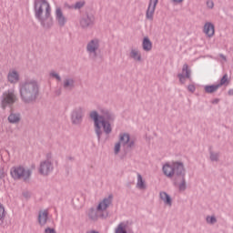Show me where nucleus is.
Returning a JSON list of instances; mask_svg holds the SVG:
<instances>
[{
  "instance_id": "nucleus-34",
  "label": "nucleus",
  "mask_w": 233,
  "mask_h": 233,
  "mask_svg": "<svg viewBox=\"0 0 233 233\" xmlns=\"http://www.w3.org/2000/svg\"><path fill=\"white\" fill-rule=\"evenodd\" d=\"M206 221L207 223H208L209 225H216V223H218V218H216V216H208L206 218Z\"/></svg>"
},
{
  "instance_id": "nucleus-31",
  "label": "nucleus",
  "mask_w": 233,
  "mask_h": 233,
  "mask_svg": "<svg viewBox=\"0 0 233 233\" xmlns=\"http://www.w3.org/2000/svg\"><path fill=\"white\" fill-rule=\"evenodd\" d=\"M125 147L127 151L133 150L136 147V140L134 138L129 139Z\"/></svg>"
},
{
  "instance_id": "nucleus-40",
  "label": "nucleus",
  "mask_w": 233,
  "mask_h": 233,
  "mask_svg": "<svg viewBox=\"0 0 233 233\" xmlns=\"http://www.w3.org/2000/svg\"><path fill=\"white\" fill-rule=\"evenodd\" d=\"M187 90H188L189 92H192V93L196 92V86H194V85H189V86H187Z\"/></svg>"
},
{
  "instance_id": "nucleus-35",
  "label": "nucleus",
  "mask_w": 233,
  "mask_h": 233,
  "mask_svg": "<svg viewBox=\"0 0 233 233\" xmlns=\"http://www.w3.org/2000/svg\"><path fill=\"white\" fill-rule=\"evenodd\" d=\"M49 76L51 77H55V79H56V81H61V76H59V74L56 73V71L50 72Z\"/></svg>"
},
{
  "instance_id": "nucleus-28",
  "label": "nucleus",
  "mask_w": 233,
  "mask_h": 233,
  "mask_svg": "<svg viewBox=\"0 0 233 233\" xmlns=\"http://www.w3.org/2000/svg\"><path fill=\"white\" fill-rule=\"evenodd\" d=\"M219 88V86L217 85H211V86H205L204 90L206 94H214V92H218V89Z\"/></svg>"
},
{
  "instance_id": "nucleus-3",
  "label": "nucleus",
  "mask_w": 233,
  "mask_h": 233,
  "mask_svg": "<svg viewBox=\"0 0 233 233\" xmlns=\"http://www.w3.org/2000/svg\"><path fill=\"white\" fill-rule=\"evenodd\" d=\"M35 17L39 21L43 28H52L54 18L52 17V8L46 0H35Z\"/></svg>"
},
{
  "instance_id": "nucleus-10",
  "label": "nucleus",
  "mask_w": 233,
  "mask_h": 233,
  "mask_svg": "<svg viewBox=\"0 0 233 233\" xmlns=\"http://www.w3.org/2000/svg\"><path fill=\"white\" fill-rule=\"evenodd\" d=\"M100 112L102 115L97 113V119L99 121H106L107 123H114V121H116V115H114L112 111L103 108Z\"/></svg>"
},
{
  "instance_id": "nucleus-45",
  "label": "nucleus",
  "mask_w": 233,
  "mask_h": 233,
  "mask_svg": "<svg viewBox=\"0 0 233 233\" xmlns=\"http://www.w3.org/2000/svg\"><path fill=\"white\" fill-rule=\"evenodd\" d=\"M220 57H222L224 59V61H227V56H225V55L221 54Z\"/></svg>"
},
{
  "instance_id": "nucleus-12",
  "label": "nucleus",
  "mask_w": 233,
  "mask_h": 233,
  "mask_svg": "<svg viewBox=\"0 0 233 233\" xmlns=\"http://www.w3.org/2000/svg\"><path fill=\"white\" fill-rule=\"evenodd\" d=\"M71 121L73 125H81L83 123V108L76 107L71 113Z\"/></svg>"
},
{
  "instance_id": "nucleus-11",
  "label": "nucleus",
  "mask_w": 233,
  "mask_h": 233,
  "mask_svg": "<svg viewBox=\"0 0 233 233\" xmlns=\"http://www.w3.org/2000/svg\"><path fill=\"white\" fill-rule=\"evenodd\" d=\"M54 170V164L50 160L40 162L38 172L41 176H48Z\"/></svg>"
},
{
  "instance_id": "nucleus-27",
  "label": "nucleus",
  "mask_w": 233,
  "mask_h": 233,
  "mask_svg": "<svg viewBox=\"0 0 233 233\" xmlns=\"http://www.w3.org/2000/svg\"><path fill=\"white\" fill-rule=\"evenodd\" d=\"M129 57H131V59H134V61H141V54L137 49H131L129 53Z\"/></svg>"
},
{
  "instance_id": "nucleus-42",
  "label": "nucleus",
  "mask_w": 233,
  "mask_h": 233,
  "mask_svg": "<svg viewBox=\"0 0 233 233\" xmlns=\"http://www.w3.org/2000/svg\"><path fill=\"white\" fill-rule=\"evenodd\" d=\"M211 103L212 105H218V103H219V98H215Z\"/></svg>"
},
{
  "instance_id": "nucleus-7",
  "label": "nucleus",
  "mask_w": 233,
  "mask_h": 233,
  "mask_svg": "<svg viewBox=\"0 0 233 233\" xmlns=\"http://www.w3.org/2000/svg\"><path fill=\"white\" fill-rule=\"evenodd\" d=\"M94 21L95 17L93 15L86 13L80 17V26L83 28V30H88V28H92V26H94Z\"/></svg>"
},
{
  "instance_id": "nucleus-29",
  "label": "nucleus",
  "mask_w": 233,
  "mask_h": 233,
  "mask_svg": "<svg viewBox=\"0 0 233 233\" xmlns=\"http://www.w3.org/2000/svg\"><path fill=\"white\" fill-rule=\"evenodd\" d=\"M86 3L85 1H78L73 5H67V8L74 9V10H81L83 6H85Z\"/></svg>"
},
{
  "instance_id": "nucleus-1",
  "label": "nucleus",
  "mask_w": 233,
  "mask_h": 233,
  "mask_svg": "<svg viewBox=\"0 0 233 233\" xmlns=\"http://www.w3.org/2000/svg\"><path fill=\"white\" fill-rule=\"evenodd\" d=\"M19 94L24 105H34L41 96V85L34 78H26L19 85Z\"/></svg>"
},
{
  "instance_id": "nucleus-26",
  "label": "nucleus",
  "mask_w": 233,
  "mask_h": 233,
  "mask_svg": "<svg viewBox=\"0 0 233 233\" xmlns=\"http://www.w3.org/2000/svg\"><path fill=\"white\" fill-rule=\"evenodd\" d=\"M127 227L128 224L127 222H120L115 230V233H128V231H127Z\"/></svg>"
},
{
  "instance_id": "nucleus-25",
  "label": "nucleus",
  "mask_w": 233,
  "mask_h": 233,
  "mask_svg": "<svg viewBox=\"0 0 233 233\" xmlns=\"http://www.w3.org/2000/svg\"><path fill=\"white\" fill-rule=\"evenodd\" d=\"M137 188H139V190H145V188H147L143 176H141L139 173H137Z\"/></svg>"
},
{
  "instance_id": "nucleus-23",
  "label": "nucleus",
  "mask_w": 233,
  "mask_h": 233,
  "mask_svg": "<svg viewBox=\"0 0 233 233\" xmlns=\"http://www.w3.org/2000/svg\"><path fill=\"white\" fill-rule=\"evenodd\" d=\"M142 48L145 52H150L152 50V41H150L148 36L143 38Z\"/></svg>"
},
{
  "instance_id": "nucleus-14",
  "label": "nucleus",
  "mask_w": 233,
  "mask_h": 233,
  "mask_svg": "<svg viewBox=\"0 0 233 233\" xmlns=\"http://www.w3.org/2000/svg\"><path fill=\"white\" fill-rule=\"evenodd\" d=\"M103 210H98L97 207L96 208H90L87 211V216L90 221H97L99 218H105V215L103 213Z\"/></svg>"
},
{
  "instance_id": "nucleus-17",
  "label": "nucleus",
  "mask_w": 233,
  "mask_h": 233,
  "mask_svg": "<svg viewBox=\"0 0 233 233\" xmlns=\"http://www.w3.org/2000/svg\"><path fill=\"white\" fill-rule=\"evenodd\" d=\"M48 221V209L38 212V223L40 227H45Z\"/></svg>"
},
{
  "instance_id": "nucleus-21",
  "label": "nucleus",
  "mask_w": 233,
  "mask_h": 233,
  "mask_svg": "<svg viewBox=\"0 0 233 233\" xmlns=\"http://www.w3.org/2000/svg\"><path fill=\"white\" fill-rule=\"evenodd\" d=\"M159 198L162 201H164L165 205H167V207H172V198L168 193L165 191H161L159 193Z\"/></svg>"
},
{
  "instance_id": "nucleus-18",
  "label": "nucleus",
  "mask_w": 233,
  "mask_h": 233,
  "mask_svg": "<svg viewBox=\"0 0 233 233\" xmlns=\"http://www.w3.org/2000/svg\"><path fill=\"white\" fill-rule=\"evenodd\" d=\"M204 34H206L208 37H214V34H216L214 24L207 22L204 25Z\"/></svg>"
},
{
  "instance_id": "nucleus-41",
  "label": "nucleus",
  "mask_w": 233,
  "mask_h": 233,
  "mask_svg": "<svg viewBox=\"0 0 233 233\" xmlns=\"http://www.w3.org/2000/svg\"><path fill=\"white\" fill-rule=\"evenodd\" d=\"M23 196H24V198H25V199H28V198H30V192H28V191H24L23 192Z\"/></svg>"
},
{
  "instance_id": "nucleus-48",
  "label": "nucleus",
  "mask_w": 233,
  "mask_h": 233,
  "mask_svg": "<svg viewBox=\"0 0 233 233\" xmlns=\"http://www.w3.org/2000/svg\"><path fill=\"white\" fill-rule=\"evenodd\" d=\"M67 159H68L69 161H74V157H67Z\"/></svg>"
},
{
  "instance_id": "nucleus-6",
  "label": "nucleus",
  "mask_w": 233,
  "mask_h": 233,
  "mask_svg": "<svg viewBox=\"0 0 233 233\" xmlns=\"http://www.w3.org/2000/svg\"><path fill=\"white\" fill-rule=\"evenodd\" d=\"M1 99V108L3 110H6V106H12L14 103H15V94H14V91L7 90L3 93Z\"/></svg>"
},
{
  "instance_id": "nucleus-15",
  "label": "nucleus",
  "mask_w": 233,
  "mask_h": 233,
  "mask_svg": "<svg viewBox=\"0 0 233 233\" xmlns=\"http://www.w3.org/2000/svg\"><path fill=\"white\" fill-rule=\"evenodd\" d=\"M114 202V195L110 194L107 198H105L97 206V210H106L110 205Z\"/></svg>"
},
{
  "instance_id": "nucleus-46",
  "label": "nucleus",
  "mask_w": 233,
  "mask_h": 233,
  "mask_svg": "<svg viewBox=\"0 0 233 233\" xmlns=\"http://www.w3.org/2000/svg\"><path fill=\"white\" fill-rule=\"evenodd\" d=\"M173 3H183V0H173Z\"/></svg>"
},
{
  "instance_id": "nucleus-13",
  "label": "nucleus",
  "mask_w": 233,
  "mask_h": 233,
  "mask_svg": "<svg viewBox=\"0 0 233 233\" xmlns=\"http://www.w3.org/2000/svg\"><path fill=\"white\" fill-rule=\"evenodd\" d=\"M159 0H149L147 9L146 11V18L147 21H154V14L156 13V6H157Z\"/></svg>"
},
{
  "instance_id": "nucleus-20",
  "label": "nucleus",
  "mask_w": 233,
  "mask_h": 233,
  "mask_svg": "<svg viewBox=\"0 0 233 233\" xmlns=\"http://www.w3.org/2000/svg\"><path fill=\"white\" fill-rule=\"evenodd\" d=\"M65 90H74L76 88V80L74 78H66L63 83Z\"/></svg>"
},
{
  "instance_id": "nucleus-37",
  "label": "nucleus",
  "mask_w": 233,
  "mask_h": 233,
  "mask_svg": "<svg viewBox=\"0 0 233 233\" xmlns=\"http://www.w3.org/2000/svg\"><path fill=\"white\" fill-rule=\"evenodd\" d=\"M207 6H208V8H210V9L214 8V1L208 0L207 1Z\"/></svg>"
},
{
  "instance_id": "nucleus-24",
  "label": "nucleus",
  "mask_w": 233,
  "mask_h": 233,
  "mask_svg": "<svg viewBox=\"0 0 233 233\" xmlns=\"http://www.w3.org/2000/svg\"><path fill=\"white\" fill-rule=\"evenodd\" d=\"M130 139V134L128 133H121L119 135V143L122 144V147H127V143H128Z\"/></svg>"
},
{
  "instance_id": "nucleus-47",
  "label": "nucleus",
  "mask_w": 233,
  "mask_h": 233,
  "mask_svg": "<svg viewBox=\"0 0 233 233\" xmlns=\"http://www.w3.org/2000/svg\"><path fill=\"white\" fill-rule=\"evenodd\" d=\"M86 233H99V231H96V230H91V231H87Z\"/></svg>"
},
{
  "instance_id": "nucleus-44",
  "label": "nucleus",
  "mask_w": 233,
  "mask_h": 233,
  "mask_svg": "<svg viewBox=\"0 0 233 233\" xmlns=\"http://www.w3.org/2000/svg\"><path fill=\"white\" fill-rule=\"evenodd\" d=\"M228 94V96H233V89H229Z\"/></svg>"
},
{
  "instance_id": "nucleus-16",
  "label": "nucleus",
  "mask_w": 233,
  "mask_h": 233,
  "mask_svg": "<svg viewBox=\"0 0 233 233\" xmlns=\"http://www.w3.org/2000/svg\"><path fill=\"white\" fill-rule=\"evenodd\" d=\"M56 19L59 26H65V25H66V17H65V15H63V10H61V7H57L56 10Z\"/></svg>"
},
{
  "instance_id": "nucleus-5",
  "label": "nucleus",
  "mask_w": 233,
  "mask_h": 233,
  "mask_svg": "<svg viewBox=\"0 0 233 233\" xmlns=\"http://www.w3.org/2000/svg\"><path fill=\"white\" fill-rule=\"evenodd\" d=\"M11 177L17 181L19 179H24V181H27L30 179L32 176V171L30 169H25L21 166L13 167L10 169Z\"/></svg>"
},
{
  "instance_id": "nucleus-30",
  "label": "nucleus",
  "mask_w": 233,
  "mask_h": 233,
  "mask_svg": "<svg viewBox=\"0 0 233 233\" xmlns=\"http://www.w3.org/2000/svg\"><path fill=\"white\" fill-rule=\"evenodd\" d=\"M230 83V80H228V75L225 74L222 78L220 79V82L217 85H218L219 88L225 85L226 86Z\"/></svg>"
},
{
  "instance_id": "nucleus-43",
  "label": "nucleus",
  "mask_w": 233,
  "mask_h": 233,
  "mask_svg": "<svg viewBox=\"0 0 233 233\" xmlns=\"http://www.w3.org/2000/svg\"><path fill=\"white\" fill-rule=\"evenodd\" d=\"M56 96H60L61 95V89H57L56 92H55Z\"/></svg>"
},
{
  "instance_id": "nucleus-33",
  "label": "nucleus",
  "mask_w": 233,
  "mask_h": 233,
  "mask_svg": "<svg viewBox=\"0 0 233 233\" xmlns=\"http://www.w3.org/2000/svg\"><path fill=\"white\" fill-rule=\"evenodd\" d=\"M210 161H219V153H214V151H209Z\"/></svg>"
},
{
  "instance_id": "nucleus-9",
  "label": "nucleus",
  "mask_w": 233,
  "mask_h": 233,
  "mask_svg": "<svg viewBox=\"0 0 233 233\" xmlns=\"http://www.w3.org/2000/svg\"><path fill=\"white\" fill-rule=\"evenodd\" d=\"M97 50H99V40L95 38L88 42L86 46V51L92 56L93 61H96L97 57Z\"/></svg>"
},
{
  "instance_id": "nucleus-32",
  "label": "nucleus",
  "mask_w": 233,
  "mask_h": 233,
  "mask_svg": "<svg viewBox=\"0 0 233 233\" xmlns=\"http://www.w3.org/2000/svg\"><path fill=\"white\" fill-rule=\"evenodd\" d=\"M5 217L6 214L5 213V206H3V204H0V225H3L5 223Z\"/></svg>"
},
{
  "instance_id": "nucleus-38",
  "label": "nucleus",
  "mask_w": 233,
  "mask_h": 233,
  "mask_svg": "<svg viewBox=\"0 0 233 233\" xmlns=\"http://www.w3.org/2000/svg\"><path fill=\"white\" fill-rule=\"evenodd\" d=\"M6 176V174H5V168L0 167V180L4 179V177Z\"/></svg>"
},
{
  "instance_id": "nucleus-19",
  "label": "nucleus",
  "mask_w": 233,
  "mask_h": 233,
  "mask_svg": "<svg viewBox=\"0 0 233 233\" xmlns=\"http://www.w3.org/2000/svg\"><path fill=\"white\" fill-rule=\"evenodd\" d=\"M7 81L12 85L19 82V73L15 70L10 71L7 75Z\"/></svg>"
},
{
  "instance_id": "nucleus-36",
  "label": "nucleus",
  "mask_w": 233,
  "mask_h": 233,
  "mask_svg": "<svg viewBox=\"0 0 233 233\" xmlns=\"http://www.w3.org/2000/svg\"><path fill=\"white\" fill-rule=\"evenodd\" d=\"M119 152H121V142H117L115 145V154L117 155Z\"/></svg>"
},
{
  "instance_id": "nucleus-4",
  "label": "nucleus",
  "mask_w": 233,
  "mask_h": 233,
  "mask_svg": "<svg viewBox=\"0 0 233 233\" xmlns=\"http://www.w3.org/2000/svg\"><path fill=\"white\" fill-rule=\"evenodd\" d=\"M89 117L94 121L95 134H96L98 141H101V136L103 135L101 125L105 134L107 136L108 134H112V125L110 124L111 122L97 119V111H91Z\"/></svg>"
},
{
  "instance_id": "nucleus-39",
  "label": "nucleus",
  "mask_w": 233,
  "mask_h": 233,
  "mask_svg": "<svg viewBox=\"0 0 233 233\" xmlns=\"http://www.w3.org/2000/svg\"><path fill=\"white\" fill-rule=\"evenodd\" d=\"M45 233H57L55 228H46L45 229Z\"/></svg>"
},
{
  "instance_id": "nucleus-2",
  "label": "nucleus",
  "mask_w": 233,
  "mask_h": 233,
  "mask_svg": "<svg viewBox=\"0 0 233 233\" xmlns=\"http://www.w3.org/2000/svg\"><path fill=\"white\" fill-rule=\"evenodd\" d=\"M164 174L167 177H174L173 185L178 187L179 192L187 190V169L183 162H173L172 165L165 164L162 167Z\"/></svg>"
},
{
  "instance_id": "nucleus-22",
  "label": "nucleus",
  "mask_w": 233,
  "mask_h": 233,
  "mask_svg": "<svg viewBox=\"0 0 233 233\" xmlns=\"http://www.w3.org/2000/svg\"><path fill=\"white\" fill-rule=\"evenodd\" d=\"M7 120L11 125H17L19 121H21V114L19 113H10V115L7 117Z\"/></svg>"
},
{
  "instance_id": "nucleus-8",
  "label": "nucleus",
  "mask_w": 233,
  "mask_h": 233,
  "mask_svg": "<svg viewBox=\"0 0 233 233\" xmlns=\"http://www.w3.org/2000/svg\"><path fill=\"white\" fill-rule=\"evenodd\" d=\"M179 79L180 85H185L187 79H192V69L187 64H184L182 66V72L177 75Z\"/></svg>"
}]
</instances>
